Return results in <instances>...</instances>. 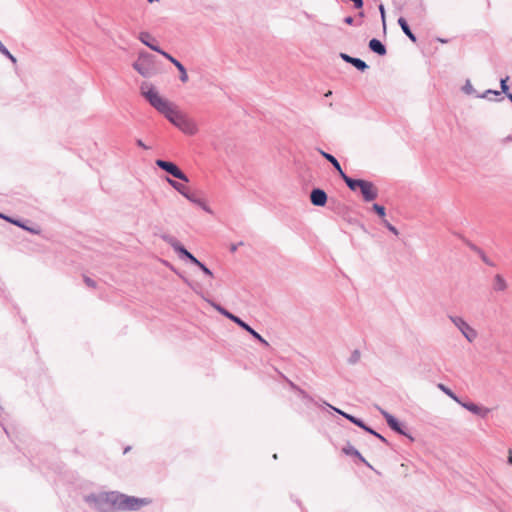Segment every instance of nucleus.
Instances as JSON below:
<instances>
[{"label": "nucleus", "instance_id": "nucleus-1", "mask_svg": "<svg viewBox=\"0 0 512 512\" xmlns=\"http://www.w3.org/2000/svg\"><path fill=\"white\" fill-rule=\"evenodd\" d=\"M141 93L158 112L163 114L184 134L192 136L198 132L196 122L182 113L177 106L163 98L152 85L143 83Z\"/></svg>", "mask_w": 512, "mask_h": 512}, {"label": "nucleus", "instance_id": "nucleus-2", "mask_svg": "<svg viewBox=\"0 0 512 512\" xmlns=\"http://www.w3.org/2000/svg\"><path fill=\"white\" fill-rule=\"evenodd\" d=\"M99 512L121 511L122 493L111 491L88 497Z\"/></svg>", "mask_w": 512, "mask_h": 512}, {"label": "nucleus", "instance_id": "nucleus-3", "mask_svg": "<svg viewBox=\"0 0 512 512\" xmlns=\"http://www.w3.org/2000/svg\"><path fill=\"white\" fill-rule=\"evenodd\" d=\"M152 503V499L149 497H135L122 494V506L121 511H138L143 507H146Z\"/></svg>", "mask_w": 512, "mask_h": 512}, {"label": "nucleus", "instance_id": "nucleus-4", "mask_svg": "<svg viewBox=\"0 0 512 512\" xmlns=\"http://www.w3.org/2000/svg\"><path fill=\"white\" fill-rule=\"evenodd\" d=\"M450 319L459 328V330L462 332L464 337L469 342H472L473 340L476 339L477 332L468 323H466L462 318L451 316Z\"/></svg>", "mask_w": 512, "mask_h": 512}, {"label": "nucleus", "instance_id": "nucleus-5", "mask_svg": "<svg viewBox=\"0 0 512 512\" xmlns=\"http://www.w3.org/2000/svg\"><path fill=\"white\" fill-rule=\"evenodd\" d=\"M156 165L175 178L188 182L187 176L174 163L164 160H157Z\"/></svg>", "mask_w": 512, "mask_h": 512}, {"label": "nucleus", "instance_id": "nucleus-6", "mask_svg": "<svg viewBox=\"0 0 512 512\" xmlns=\"http://www.w3.org/2000/svg\"><path fill=\"white\" fill-rule=\"evenodd\" d=\"M359 190H360L365 201H373L378 196L377 187L370 181L364 180L361 183Z\"/></svg>", "mask_w": 512, "mask_h": 512}, {"label": "nucleus", "instance_id": "nucleus-7", "mask_svg": "<svg viewBox=\"0 0 512 512\" xmlns=\"http://www.w3.org/2000/svg\"><path fill=\"white\" fill-rule=\"evenodd\" d=\"M134 68L143 76H149L153 72V66L148 57H140L135 63Z\"/></svg>", "mask_w": 512, "mask_h": 512}, {"label": "nucleus", "instance_id": "nucleus-8", "mask_svg": "<svg viewBox=\"0 0 512 512\" xmlns=\"http://www.w3.org/2000/svg\"><path fill=\"white\" fill-rule=\"evenodd\" d=\"M310 200L315 206H324L327 202V195L322 189H313L310 194Z\"/></svg>", "mask_w": 512, "mask_h": 512}, {"label": "nucleus", "instance_id": "nucleus-9", "mask_svg": "<svg viewBox=\"0 0 512 512\" xmlns=\"http://www.w3.org/2000/svg\"><path fill=\"white\" fill-rule=\"evenodd\" d=\"M460 404L466 408L468 411L476 414V415H479L481 417H486L489 413H490V409L489 408H486V407H481V406H478L474 403H461Z\"/></svg>", "mask_w": 512, "mask_h": 512}, {"label": "nucleus", "instance_id": "nucleus-10", "mask_svg": "<svg viewBox=\"0 0 512 512\" xmlns=\"http://www.w3.org/2000/svg\"><path fill=\"white\" fill-rule=\"evenodd\" d=\"M161 54L174 64V68H177L179 70L181 81L184 83L187 82L188 75H187V72H186V69L184 68V66L178 60H176L171 55H169L168 53L161 52Z\"/></svg>", "mask_w": 512, "mask_h": 512}, {"label": "nucleus", "instance_id": "nucleus-11", "mask_svg": "<svg viewBox=\"0 0 512 512\" xmlns=\"http://www.w3.org/2000/svg\"><path fill=\"white\" fill-rule=\"evenodd\" d=\"M169 243L171 246L179 253L187 257L192 263L198 266V263H200L199 260H197L190 252H188L182 245H180L177 241L171 239L169 240Z\"/></svg>", "mask_w": 512, "mask_h": 512}, {"label": "nucleus", "instance_id": "nucleus-12", "mask_svg": "<svg viewBox=\"0 0 512 512\" xmlns=\"http://www.w3.org/2000/svg\"><path fill=\"white\" fill-rule=\"evenodd\" d=\"M169 243L171 246L179 253L187 257L192 263L198 266V263H200L199 260H197L190 252H188L182 245H180L177 241L171 239L169 240Z\"/></svg>", "mask_w": 512, "mask_h": 512}, {"label": "nucleus", "instance_id": "nucleus-13", "mask_svg": "<svg viewBox=\"0 0 512 512\" xmlns=\"http://www.w3.org/2000/svg\"><path fill=\"white\" fill-rule=\"evenodd\" d=\"M234 322L238 324L240 327L245 329L247 332H249L254 338H256L258 341H260L264 345H268V342L254 329H252L248 324L243 322L239 317L237 319H234Z\"/></svg>", "mask_w": 512, "mask_h": 512}, {"label": "nucleus", "instance_id": "nucleus-14", "mask_svg": "<svg viewBox=\"0 0 512 512\" xmlns=\"http://www.w3.org/2000/svg\"><path fill=\"white\" fill-rule=\"evenodd\" d=\"M341 57L343 60H345L348 63H351L354 67L361 71L367 69V64L359 58H353L347 54H341Z\"/></svg>", "mask_w": 512, "mask_h": 512}, {"label": "nucleus", "instance_id": "nucleus-15", "mask_svg": "<svg viewBox=\"0 0 512 512\" xmlns=\"http://www.w3.org/2000/svg\"><path fill=\"white\" fill-rule=\"evenodd\" d=\"M508 285L504 277L496 274L493 279V289L497 292H503L507 289Z\"/></svg>", "mask_w": 512, "mask_h": 512}, {"label": "nucleus", "instance_id": "nucleus-16", "mask_svg": "<svg viewBox=\"0 0 512 512\" xmlns=\"http://www.w3.org/2000/svg\"><path fill=\"white\" fill-rule=\"evenodd\" d=\"M168 182L170 183V185H172L173 188H175L177 191H179L183 196H185L187 199H189L190 201L192 202H195V203H198V204H201V202L199 200H196L194 199L192 196H190L187 192H186V187L176 181H173L171 179H168Z\"/></svg>", "mask_w": 512, "mask_h": 512}, {"label": "nucleus", "instance_id": "nucleus-17", "mask_svg": "<svg viewBox=\"0 0 512 512\" xmlns=\"http://www.w3.org/2000/svg\"><path fill=\"white\" fill-rule=\"evenodd\" d=\"M382 415L385 417L389 427L398 433H403L398 421L388 412L381 410Z\"/></svg>", "mask_w": 512, "mask_h": 512}, {"label": "nucleus", "instance_id": "nucleus-18", "mask_svg": "<svg viewBox=\"0 0 512 512\" xmlns=\"http://www.w3.org/2000/svg\"><path fill=\"white\" fill-rule=\"evenodd\" d=\"M340 176L342 177V179L345 181L347 186L352 191H356L357 189H359L361 183L364 181V180H361V179H358V180L352 179V178L348 177L344 172H341Z\"/></svg>", "mask_w": 512, "mask_h": 512}, {"label": "nucleus", "instance_id": "nucleus-19", "mask_svg": "<svg viewBox=\"0 0 512 512\" xmlns=\"http://www.w3.org/2000/svg\"><path fill=\"white\" fill-rule=\"evenodd\" d=\"M369 48L379 54V55H385L386 54V48L385 46L377 39H372L369 42Z\"/></svg>", "mask_w": 512, "mask_h": 512}, {"label": "nucleus", "instance_id": "nucleus-20", "mask_svg": "<svg viewBox=\"0 0 512 512\" xmlns=\"http://www.w3.org/2000/svg\"><path fill=\"white\" fill-rule=\"evenodd\" d=\"M398 23L400 27L402 28L403 32L413 41L416 42L415 35L411 32L406 20L404 18H399Z\"/></svg>", "mask_w": 512, "mask_h": 512}, {"label": "nucleus", "instance_id": "nucleus-21", "mask_svg": "<svg viewBox=\"0 0 512 512\" xmlns=\"http://www.w3.org/2000/svg\"><path fill=\"white\" fill-rule=\"evenodd\" d=\"M321 155L326 159L328 160L333 166L334 168L338 171L339 175H341V172H343L338 160L332 156L331 154H328L324 151H321Z\"/></svg>", "mask_w": 512, "mask_h": 512}, {"label": "nucleus", "instance_id": "nucleus-22", "mask_svg": "<svg viewBox=\"0 0 512 512\" xmlns=\"http://www.w3.org/2000/svg\"><path fill=\"white\" fill-rule=\"evenodd\" d=\"M438 388L440 390H442L446 395H448L450 398H452L454 401L460 403L458 397L448 388L446 387L444 384L442 383H439L438 385Z\"/></svg>", "mask_w": 512, "mask_h": 512}, {"label": "nucleus", "instance_id": "nucleus-23", "mask_svg": "<svg viewBox=\"0 0 512 512\" xmlns=\"http://www.w3.org/2000/svg\"><path fill=\"white\" fill-rule=\"evenodd\" d=\"M215 308L222 314L224 315L225 317H227L228 319L232 320L234 322V319H237L238 317L233 315L232 313H230L229 311L225 310L224 308L218 306V305H215Z\"/></svg>", "mask_w": 512, "mask_h": 512}, {"label": "nucleus", "instance_id": "nucleus-24", "mask_svg": "<svg viewBox=\"0 0 512 512\" xmlns=\"http://www.w3.org/2000/svg\"><path fill=\"white\" fill-rule=\"evenodd\" d=\"M373 209L381 218H383V220L385 219L386 213L385 208L383 206L379 204H374Z\"/></svg>", "mask_w": 512, "mask_h": 512}, {"label": "nucleus", "instance_id": "nucleus-25", "mask_svg": "<svg viewBox=\"0 0 512 512\" xmlns=\"http://www.w3.org/2000/svg\"><path fill=\"white\" fill-rule=\"evenodd\" d=\"M338 412H339L340 414H342L344 417H346L347 419H349V420H350L351 422H353L354 424H356V425H358V426H360V427H362V428H364V427H365V426H364V424H363L360 420L356 419L355 417H353V416H351V415H348V414H346V413H343V412H341V411H338Z\"/></svg>", "mask_w": 512, "mask_h": 512}, {"label": "nucleus", "instance_id": "nucleus-26", "mask_svg": "<svg viewBox=\"0 0 512 512\" xmlns=\"http://www.w3.org/2000/svg\"><path fill=\"white\" fill-rule=\"evenodd\" d=\"M0 53L5 55L6 57H8L12 63L15 64L17 62L16 58L6 49L5 46H4V50H0Z\"/></svg>", "mask_w": 512, "mask_h": 512}, {"label": "nucleus", "instance_id": "nucleus-27", "mask_svg": "<svg viewBox=\"0 0 512 512\" xmlns=\"http://www.w3.org/2000/svg\"><path fill=\"white\" fill-rule=\"evenodd\" d=\"M508 77L504 78V79H501V89H502V92L505 93L507 95L508 92V85H507V81H508Z\"/></svg>", "mask_w": 512, "mask_h": 512}, {"label": "nucleus", "instance_id": "nucleus-28", "mask_svg": "<svg viewBox=\"0 0 512 512\" xmlns=\"http://www.w3.org/2000/svg\"><path fill=\"white\" fill-rule=\"evenodd\" d=\"M198 267L209 277H213V273L203 263H198Z\"/></svg>", "mask_w": 512, "mask_h": 512}, {"label": "nucleus", "instance_id": "nucleus-29", "mask_svg": "<svg viewBox=\"0 0 512 512\" xmlns=\"http://www.w3.org/2000/svg\"><path fill=\"white\" fill-rule=\"evenodd\" d=\"M343 451L346 453V454H349V455H355V456H358L360 457V454L357 450H355L353 447H349V448H344Z\"/></svg>", "mask_w": 512, "mask_h": 512}, {"label": "nucleus", "instance_id": "nucleus-30", "mask_svg": "<svg viewBox=\"0 0 512 512\" xmlns=\"http://www.w3.org/2000/svg\"><path fill=\"white\" fill-rule=\"evenodd\" d=\"M384 224L386 225V227L392 232L394 233L395 235H398V230L392 225L390 224L386 219H384Z\"/></svg>", "mask_w": 512, "mask_h": 512}, {"label": "nucleus", "instance_id": "nucleus-31", "mask_svg": "<svg viewBox=\"0 0 512 512\" xmlns=\"http://www.w3.org/2000/svg\"><path fill=\"white\" fill-rule=\"evenodd\" d=\"M84 281H85V283H86L89 287L94 288V287L96 286L95 282H94L92 279L88 278V277H85V278H84Z\"/></svg>", "mask_w": 512, "mask_h": 512}, {"label": "nucleus", "instance_id": "nucleus-32", "mask_svg": "<svg viewBox=\"0 0 512 512\" xmlns=\"http://www.w3.org/2000/svg\"><path fill=\"white\" fill-rule=\"evenodd\" d=\"M147 46H149L152 50L154 51H157L159 53L163 52L162 50H160L157 46H154L152 42H148L146 43Z\"/></svg>", "mask_w": 512, "mask_h": 512}, {"label": "nucleus", "instance_id": "nucleus-33", "mask_svg": "<svg viewBox=\"0 0 512 512\" xmlns=\"http://www.w3.org/2000/svg\"><path fill=\"white\" fill-rule=\"evenodd\" d=\"M147 46H149L152 50L154 51H157L159 53L163 52L162 50H160L157 46H154L152 42H148L146 43Z\"/></svg>", "mask_w": 512, "mask_h": 512}, {"label": "nucleus", "instance_id": "nucleus-34", "mask_svg": "<svg viewBox=\"0 0 512 512\" xmlns=\"http://www.w3.org/2000/svg\"><path fill=\"white\" fill-rule=\"evenodd\" d=\"M379 10H380V13H381V17H382L383 23L385 24V9H384V6L380 5L379 6Z\"/></svg>", "mask_w": 512, "mask_h": 512}, {"label": "nucleus", "instance_id": "nucleus-35", "mask_svg": "<svg viewBox=\"0 0 512 512\" xmlns=\"http://www.w3.org/2000/svg\"><path fill=\"white\" fill-rule=\"evenodd\" d=\"M365 430H367L368 432L374 434L375 436H377L378 438H380L381 440L385 441V439L379 435L378 433L374 432L373 430H371L370 428H367V427H364Z\"/></svg>", "mask_w": 512, "mask_h": 512}, {"label": "nucleus", "instance_id": "nucleus-36", "mask_svg": "<svg viewBox=\"0 0 512 512\" xmlns=\"http://www.w3.org/2000/svg\"><path fill=\"white\" fill-rule=\"evenodd\" d=\"M149 37H150L149 34H142L140 39L146 45V43H148V39H146V38H149Z\"/></svg>", "mask_w": 512, "mask_h": 512}, {"label": "nucleus", "instance_id": "nucleus-37", "mask_svg": "<svg viewBox=\"0 0 512 512\" xmlns=\"http://www.w3.org/2000/svg\"><path fill=\"white\" fill-rule=\"evenodd\" d=\"M353 18L351 16H348L344 19V22L348 25H352L353 24Z\"/></svg>", "mask_w": 512, "mask_h": 512}, {"label": "nucleus", "instance_id": "nucleus-38", "mask_svg": "<svg viewBox=\"0 0 512 512\" xmlns=\"http://www.w3.org/2000/svg\"><path fill=\"white\" fill-rule=\"evenodd\" d=\"M137 145L142 147V148H144V149H148V147L141 140L137 141Z\"/></svg>", "mask_w": 512, "mask_h": 512}, {"label": "nucleus", "instance_id": "nucleus-39", "mask_svg": "<svg viewBox=\"0 0 512 512\" xmlns=\"http://www.w3.org/2000/svg\"><path fill=\"white\" fill-rule=\"evenodd\" d=\"M508 463L512 465V450H509Z\"/></svg>", "mask_w": 512, "mask_h": 512}, {"label": "nucleus", "instance_id": "nucleus-40", "mask_svg": "<svg viewBox=\"0 0 512 512\" xmlns=\"http://www.w3.org/2000/svg\"><path fill=\"white\" fill-rule=\"evenodd\" d=\"M487 93H493V94H495V95H498V94H499V92H498V91H491V90H488V91H487Z\"/></svg>", "mask_w": 512, "mask_h": 512}, {"label": "nucleus", "instance_id": "nucleus-41", "mask_svg": "<svg viewBox=\"0 0 512 512\" xmlns=\"http://www.w3.org/2000/svg\"><path fill=\"white\" fill-rule=\"evenodd\" d=\"M507 97L512 102V94L511 93H507Z\"/></svg>", "mask_w": 512, "mask_h": 512}, {"label": "nucleus", "instance_id": "nucleus-42", "mask_svg": "<svg viewBox=\"0 0 512 512\" xmlns=\"http://www.w3.org/2000/svg\"><path fill=\"white\" fill-rule=\"evenodd\" d=\"M0 50H4V45L2 44L1 41H0Z\"/></svg>", "mask_w": 512, "mask_h": 512}, {"label": "nucleus", "instance_id": "nucleus-43", "mask_svg": "<svg viewBox=\"0 0 512 512\" xmlns=\"http://www.w3.org/2000/svg\"><path fill=\"white\" fill-rule=\"evenodd\" d=\"M331 94H332V92H331V91H328V92L325 94V96H330Z\"/></svg>", "mask_w": 512, "mask_h": 512}, {"label": "nucleus", "instance_id": "nucleus-44", "mask_svg": "<svg viewBox=\"0 0 512 512\" xmlns=\"http://www.w3.org/2000/svg\"><path fill=\"white\" fill-rule=\"evenodd\" d=\"M130 447L125 448L124 453H127L129 451Z\"/></svg>", "mask_w": 512, "mask_h": 512}, {"label": "nucleus", "instance_id": "nucleus-45", "mask_svg": "<svg viewBox=\"0 0 512 512\" xmlns=\"http://www.w3.org/2000/svg\"><path fill=\"white\" fill-rule=\"evenodd\" d=\"M14 224L21 226L17 221H12Z\"/></svg>", "mask_w": 512, "mask_h": 512}]
</instances>
